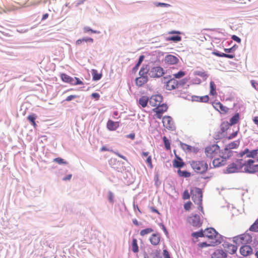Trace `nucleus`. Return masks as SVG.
<instances>
[{"label": "nucleus", "instance_id": "f257e3e1", "mask_svg": "<svg viewBox=\"0 0 258 258\" xmlns=\"http://www.w3.org/2000/svg\"><path fill=\"white\" fill-rule=\"evenodd\" d=\"M192 169L197 173L203 175L209 169H212L211 166L209 168L207 163L204 160H190L188 161Z\"/></svg>", "mask_w": 258, "mask_h": 258}, {"label": "nucleus", "instance_id": "f03ea898", "mask_svg": "<svg viewBox=\"0 0 258 258\" xmlns=\"http://www.w3.org/2000/svg\"><path fill=\"white\" fill-rule=\"evenodd\" d=\"M205 237L207 238L210 241L218 239L221 241V243L223 242L224 238H226L224 236L220 234L214 228L210 227H207L205 229Z\"/></svg>", "mask_w": 258, "mask_h": 258}, {"label": "nucleus", "instance_id": "7ed1b4c3", "mask_svg": "<svg viewBox=\"0 0 258 258\" xmlns=\"http://www.w3.org/2000/svg\"><path fill=\"white\" fill-rule=\"evenodd\" d=\"M255 160L252 159L245 161L242 166H244L242 172L248 174H255L258 172V164H254Z\"/></svg>", "mask_w": 258, "mask_h": 258}, {"label": "nucleus", "instance_id": "20e7f679", "mask_svg": "<svg viewBox=\"0 0 258 258\" xmlns=\"http://www.w3.org/2000/svg\"><path fill=\"white\" fill-rule=\"evenodd\" d=\"M165 73V70L160 66H151L149 64V77L153 78H159Z\"/></svg>", "mask_w": 258, "mask_h": 258}, {"label": "nucleus", "instance_id": "39448f33", "mask_svg": "<svg viewBox=\"0 0 258 258\" xmlns=\"http://www.w3.org/2000/svg\"><path fill=\"white\" fill-rule=\"evenodd\" d=\"M207 182H205L203 183V188H200L198 187H195V190L196 194L198 195V202L196 204L198 205V209L202 212L204 214V209L203 207V189L204 188Z\"/></svg>", "mask_w": 258, "mask_h": 258}, {"label": "nucleus", "instance_id": "423d86ee", "mask_svg": "<svg viewBox=\"0 0 258 258\" xmlns=\"http://www.w3.org/2000/svg\"><path fill=\"white\" fill-rule=\"evenodd\" d=\"M158 107H155L152 109V111L155 114V116L158 119H161L162 117V114L166 112L168 109V106L166 103H158Z\"/></svg>", "mask_w": 258, "mask_h": 258}, {"label": "nucleus", "instance_id": "0eeeda50", "mask_svg": "<svg viewBox=\"0 0 258 258\" xmlns=\"http://www.w3.org/2000/svg\"><path fill=\"white\" fill-rule=\"evenodd\" d=\"M162 118L164 127L170 131H175L176 127L171 116L169 115H165Z\"/></svg>", "mask_w": 258, "mask_h": 258}, {"label": "nucleus", "instance_id": "6e6552de", "mask_svg": "<svg viewBox=\"0 0 258 258\" xmlns=\"http://www.w3.org/2000/svg\"><path fill=\"white\" fill-rule=\"evenodd\" d=\"M188 222L192 226L199 228L202 226L203 222L201 220L200 216L197 214H192L187 218Z\"/></svg>", "mask_w": 258, "mask_h": 258}, {"label": "nucleus", "instance_id": "1a4fd4ad", "mask_svg": "<svg viewBox=\"0 0 258 258\" xmlns=\"http://www.w3.org/2000/svg\"><path fill=\"white\" fill-rule=\"evenodd\" d=\"M240 253L243 256H248L253 253V248L248 244L243 243L240 247Z\"/></svg>", "mask_w": 258, "mask_h": 258}, {"label": "nucleus", "instance_id": "9d476101", "mask_svg": "<svg viewBox=\"0 0 258 258\" xmlns=\"http://www.w3.org/2000/svg\"><path fill=\"white\" fill-rule=\"evenodd\" d=\"M163 100V97L160 94L153 95L150 98L149 104L153 107H158V103H161Z\"/></svg>", "mask_w": 258, "mask_h": 258}, {"label": "nucleus", "instance_id": "9b49d317", "mask_svg": "<svg viewBox=\"0 0 258 258\" xmlns=\"http://www.w3.org/2000/svg\"><path fill=\"white\" fill-rule=\"evenodd\" d=\"M238 172H242V171L239 170L237 164L234 162L229 164L225 169H223V173L224 174H231Z\"/></svg>", "mask_w": 258, "mask_h": 258}, {"label": "nucleus", "instance_id": "f8f14e48", "mask_svg": "<svg viewBox=\"0 0 258 258\" xmlns=\"http://www.w3.org/2000/svg\"><path fill=\"white\" fill-rule=\"evenodd\" d=\"M221 244V241L218 239H215V240L207 241H203L199 242L198 244V246L200 248H203L207 247L212 246L214 247Z\"/></svg>", "mask_w": 258, "mask_h": 258}, {"label": "nucleus", "instance_id": "ddd939ff", "mask_svg": "<svg viewBox=\"0 0 258 258\" xmlns=\"http://www.w3.org/2000/svg\"><path fill=\"white\" fill-rule=\"evenodd\" d=\"M212 105L216 110L218 111L221 114H226L229 110V108L224 106L220 101L212 102Z\"/></svg>", "mask_w": 258, "mask_h": 258}, {"label": "nucleus", "instance_id": "4468645a", "mask_svg": "<svg viewBox=\"0 0 258 258\" xmlns=\"http://www.w3.org/2000/svg\"><path fill=\"white\" fill-rule=\"evenodd\" d=\"M223 243L222 244L223 246L225 248L228 249L227 250H226V252H228L231 254H235L237 250L238 246L237 245H235L234 244H232L226 241H223Z\"/></svg>", "mask_w": 258, "mask_h": 258}, {"label": "nucleus", "instance_id": "2eb2a0df", "mask_svg": "<svg viewBox=\"0 0 258 258\" xmlns=\"http://www.w3.org/2000/svg\"><path fill=\"white\" fill-rule=\"evenodd\" d=\"M161 238V234L159 232L153 233L151 235L149 241L152 245L156 246L159 244Z\"/></svg>", "mask_w": 258, "mask_h": 258}, {"label": "nucleus", "instance_id": "dca6fc26", "mask_svg": "<svg viewBox=\"0 0 258 258\" xmlns=\"http://www.w3.org/2000/svg\"><path fill=\"white\" fill-rule=\"evenodd\" d=\"M189 78H184L179 81H177L175 78H171L172 82V89H177L180 86H183L184 85L186 84V83L188 81Z\"/></svg>", "mask_w": 258, "mask_h": 258}, {"label": "nucleus", "instance_id": "f3484780", "mask_svg": "<svg viewBox=\"0 0 258 258\" xmlns=\"http://www.w3.org/2000/svg\"><path fill=\"white\" fill-rule=\"evenodd\" d=\"M120 125L119 121H115L109 119L106 123V128L109 131H116Z\"/></svg>", "mask_w": 258, "mask_h": 258}, {"label": "nucleus", "instance_id": "a211bd4d", "mask_svg": "<svg viewBox=\"0 0 258 258\" xmlns=\"http://www.w3.org/2000/svg\"><path fill=\"white\" fill-rule=\"evenodd\" d=\"M180 146L183 150L186 151L189 153H194L195 154H197L199 151V148L198 147L191 146L182 142H180Z\"/></svg>", "mask_w": 258, "mask_h": 258}, {"label": "nucleus", "instance_id": "6ab92c4d", "mask_svg": "<svg viewBox=\"0 0 258 258\" xmlns=\"http://www.w3.org/2000/svg\"><path fill=\"white\" fill-rule=\"evenodd\" d=\"M164 61L165 63L170 64L173 65L176 64L178 63L179 59L176 56L172 54H167L165 57Z\"/></svg>", "mask_w": 258, "mask_h": 258}, {"label": "nucleus", "instance_id": "aec40b11", "mask_svg": "<svg viewBox=\"0 0 258 258\" xmlns=\"http://www.w3.org/2000/svg\"><path fill=\"white\" fill-rule=\"evenodd\" d=\"M190 100L189 99H187ZM190 100L192 102L196 101L199 102L208 103L209 101V97L208 95L199 96L197 95L191 96Z\"/></svg>", "mask_w": 258, "mask_h": 258}, {"label": "nucleus", "instance_id": "412c9836", "mask_svg": "<svg viewBox=\"0 0 258 258\" xmlns=\"http://www.w3.org/2000/svg\"><path fill=\"white\" fill-rule=\"evenodd\" d=\"M227 252L222 248L216 249L211 255V258H227Z\"/></svg>", "mask_w": 258, "mask_h": 258}, {"label": "nucleus", "instance_id": "4be33fe9", "mask_svg": "<svg viewBox=\"0 0 258 258\" xmlns=\"http://www.w3.org/2000/svg\"><path fill=\"white\" fill-rule=\"evenodd\" d=\"M139 77L143 76L144 78H149V64L144 63L139 71Z\"/></svg>", "mask_w": 258, "mask_h": 258}, {"label": "nucleus", "instance_id": "5701e85b", "mask_svg": "<svg viewBox=\"0 0 258 258\" xmlns=\"http://www.w3.org/2000/svg\"><path fill=\"white\" fill-rule=\"evenodd\" d=\"M165 88L166 90L171 91L175 89H172V82L170 75H168L163 77Z\"/></svg>", "mask_w": 258, "mask_h": 258}, {"label": "nucleus", "instance_id": "b1692460", "mask_svg": "<svg viewBox=\"0 0 258 258\" xmlns=\"http://www.w3.org/2000/svg\"><path fill=\"white\" fill-rule=\"evenodd\" d=\"M240 145V139L231 142L228 144L226 145L224 148V151L226 150L237 149Z\"/></svg>", "mask_w": 258, "mask_h": 258}, {"label": "nucleus", "instance_id": "393cba45", "mask_svg": "<svg viewBox=\"0 0 258 258\" xmlns=\"http://www.w3.org/2000/svg\"><path fill=\"white\" fill-rule=\"evenodd\" d=\"M149 81V78H144L143 76L136 78L135 84L139 87H142Z\"/></svg>", "mask_w": 258, "mask_h": 258}, {"label": "nucleus", "instance_id": "a878e982", "mask_svg": "<svg viewBox=\"0 0 258 258\" xmlns=\"http://www.w3.org/2000/svg\"><path fill=\"white\" fill-rule=\"evenodd\" d=\"M59 78L60 80L64 83H68L72 85L73 79V77L68 75L65 73H61L59 74Z\"/></svg>", "mask_w": 258, "mask_h": 258}, {"label": "nucleus", "instance_id": "bb28decb", "mask_svg": "<svg viewBox=\"0 0 258 258\" xmlns=\"http://www.w3.org/2000/svg\"><path fill=\"white\" fill-rule=\"evenodd\" d=\"M145 57V56L144 55L142 54L140 55L138 59L137 62L136 63L135 66L133 68L132 70V73L133 74H135L137 73L140 66L141 65L142 63L144 60Z\"/></svg>", "mask_w": 258, "mask_h": 258}, {"label": "nucleus", "instance_id": "cd10ccee", "mask_svg": "<svg viewBox=\"0 0 258 258\" xmlns=\"http://www.w3.org/2000/svg\"><path fill=\"white\" fill-rule=\"evenodd\" d=\"M37 118V115L34 113H31L29 114L27 117V119L30 123L31 125H32L34 128H36L37 125L36 122V119Z\"/></svg>", "mask_w": 258, "mask_h": 258}, {"label": "nucleus", "instance_id": "c85d7f7f", "mask_svg": "<svg viewBox=\"0 0 258 258\" xmlns=\"http://www.w3.org/2000/svg\"><path fill=\"white\" fill-rule=\"evenodd\" d=\"M83 42H86L87 43H93L94 42V39L92 37H84L82 38L78 39L76 41V44L77 45H81Z\"/></svg>", "mask_w": 258, "mask_h": 258}, {"label": "nucleus", "instance_id": "c756f323", "mask_svg": "<svg viewBox=\"0 0 258 258\" xmlns=\"http://www.w3.org/2000/svg\"><path fill=\"white\" fill-rule=\"evenodd\" d=\"M240 120V113L236 112L229 120V124L230 126L234 125L239 122Z\"/></svg>", "mask_w": 258, "mask_h": 258}, {"label": "nucleus", "instance_id": "7c9ffc66", "mask_svg": "<svg viewBox=\"0 0 258 258\" xmlns=\"http://www.w3.org/2000/svg\"><path fill=\"white\" fill-rule=\"evenodd\" d=\"M179 35L180 34H176L167 36L165 38V40L167 41H172L174 43L178 42L181 41L182 39L181 36Z\"/></svg>", "mask_w": 258, "mask_h": 258}, {"label": "nucleus", "instance_id": "2f4dec72", "mask_svg": "<svg viewBox=\"0 0 258 258\" xmlns=\"http://www.w3.org/2000/svg\"><path fill=\"white\" fill-rule=\"evenodd\" d=\"M150 98L147 96H142L139 99V104L143 107L147 106L148 103L149 102Z\"/></svg>", "mask_w": 258, "mask_h": 258}, {"label": "nucleus", "instance_id": "473e14b6", "mask_svg": "<svg viewBox=\"0 0 258 258\" xmlns=\"http://www.w3.org/2000/svg\"><path fill=\"white\" fill-rule=\"evenodd\" d=\"M186 164L183 161V159H181L180 161L178 160H172V166L174 168H177L180 169L183 168L185 166Z\"/></svg>", "mask_w": 258, "mask_h": 258}, {"label": "nucleus", "instance_id": "72a5a7b5", "mask_svg": "<svg viewBox=\"0 0 258 258\" xmlns=\"http://www.w3.org/2000/svg\"><path fill=\"white\" fill-rule=\"evenodd\" d=\"M194 75L195 76H198L202 78L204 80V81H206L207 78L209 77V75L204 70L202 71H195L194 72Z\"/></svg>", "mask_w": 258, "mask_h": 258}, {"label": "nucleus", "instance_id": "f704fd0d", "mask_svg": "<svg viewBox=\"0 0 258 258\" xmlns=\"http://www.w3.org/2000/svg\"><path fill=\"white\" fill-rule=\"evenodd\" d=\"M205 230L203 229H200L199 231L193 232L191 234L192 237L198 239L199 237H205Z\"/></svg>", "mask_w": 258, "mask_h": 258}, {"label": "nucleus", "instance_id": "c9c22d12", "mask_svg": "<svg viewBox=\"0 0 258 258\" xmlns=\"http://www.w3.org/2000/svg\"><path fill=\"white\" fill-rule=\"evenodd\" d=\"M91 73L92 75V80L94 81L100 80L102 77V74L101 73H99L97 70L95 69L92 70Z\"/></svg>", "mask_w": 258, "mask_h": 258}, {"label": "nucleus", "instance_id": "e433bc0d", "mask_svg": "<svg viewBox=\"0 0 258 258\" xmlns=\"http://www.w3.org/2000/svg\"><path fill=\"white\" fill-rule=\"evenodd\" d=\"M177 172L178 175L180 177L187 178L189 177L191 175V173L186 170H181L180 169H178Z\"/></svg>", "mask_w": 258, "mask_h": 258}, {"label": "nucleus", "instance_id": "4c0bfd02", "mask_svg": "<svg viewBox=\"0 0 258 258\" xmlns=\"http://www.w3.org/2000/svg\"><path fill=\"white\" fill-rule=\"evenodd\" d=\"M132 250L134 253H138L139 251L138 240L136 238H133L131 244Z\"/></svg>", "mask_w": 258, "mask_h": 258}, {"label": "nucleus", "instance_id": "58836bf2", "mask_svg": "<svg viewBox=\"0 0 258 258\" xmlns=\"http://www.w3.org/2000/svg\"><path fill=\"white\" fill-rule=\"evenodd\" d=\"M230 125L227 121H223L220 124V130L219 131L222 134H225L226 132L229 129Z\"/></svg>", "mask_w": 258, "mask_h": 258}, {"label": "nucleus", "instance_id": "ea45409f", "mask_svg": "<svg viewBox=\"0 0 258 258\" xmlns=\"http://www.w3.org/2000/svg\"><path fill=\"white\" fill-rule=\"evenodd\" d=\"M210 95L211 96H215L217 95L216 92V85L215 83L211 81L210 82Z\"/></svg>", "mask_w": 258, "mask_h": 258}, {"label": "nucleus", "instance_id": "a19ab883", "mask_svg": "<svg viewBox=\"0 0 258 258\" xmlns=\"http://www.w3.org/2000/svg\"><path fill=\"white\" fill-rule=\"evenodd\" d=\"M53 162L58 164L59 165H67L69 164V162L60 157H58L53 159Z\"/></svg>", "mask_w": 258, "mask_h": 258}, {"label": "nucleus", "instance_id": "79ce46f5", "mask_svg": "<svg viewBox=\"0 0 258 258\" xmlns=\"http://www.w3.org/2000/svg\"><path fill=\"white\" fill-rule=\"evenodd\" d=\"M212 164L215 168L220 167L224 165V161L220 160L219 158H216L213 160Z\"/></svg>", "mask_w": 258, "mask_h": 258}, {"label": "nucleus", "instance_id": "37998d69", "mask_svg": "<svg viewBox=\"0 0 258 258\" xmlns=\"http://www.w3.org/2000/svg\"><path fill=\"white\" fill-rule=\"evenodd\" d=\"M163 142L164 143L165 149L166 150L171 149V141L166 136L162 138Z\"/></svg>", "mask_w": 258, "mask_h": 258}, {"label": "nucleus", "instance_id": "c03bdc74", "mask_svg": "<svg viewBox=\"0 0 258 258\" xmlns=\"http://www.w3.org/2000/svg\"><path fill=\"white\" fill-rule=\"evenodd\" d=\"M248 230L251 232L258 233V218L255 220L253 224L250 225Z\"/></svg>", "mask_w": 258, "mask_h": 258}, {"label": "nucleus", "instance_id": "a18cd8bd", "mask_svg": "<svg viewBox=\"0 0 258 258\" xmlns=\"http://www.w3.org/2000/svg\"><path fill=\"white\" fill-rule=\"evenodd\" d=\"M205 153L207 156L212 157V154L215 153V149H213L212 146H209L205 148Z\"/></svg>", "mask_w": 258, "mask_h": 258}, {"label": "nucleus", "instance_id": "49530a36", "mask_svg": "<svg viewBox=\"0 0 258 258\" xmlns=\"http://www.w3.org/2000/svg\"><path fill=\"white\" fill-rule=\"evenodd\" d=\"M154 231V229L151 227H148L141 230L140 234L142 236H144L147 234H149Z\"/></svg>", "mask_w": 258, "mask_h": 258}, {"label": "nucleus", "instance_id": "de8ad7c7", "mask_svg": "<svg viewBox=\"0 0 258 258\" xmlns=\"http://www.w3.org/2000/svg\"><path fill=\"white\" fill-rule=\"evenodd\" d=\"M62 210H64L68 214H71L73 212L72 205L69 203L64 205Z\"/></svg>", "mask_w": 258, "mask_h": 258}, {"label": "nucleus", "instance_id": "09e8293b", "mask_svg": "<svg viewBox=\"0 0 258 258\" xmlns=\"http://www.w3.org/2000/svg\"><path fill=\"white\" fill-rule=\"evenodd\" d=\"M153 5L156 7L169 8L171 7L169 4L158 2H154Z\"/></svg>", "mask_w": 258, "mask_h": 258}, {"label": "nucleus", "instance_id": "8fccbe9b", "mask_svg": "<svg viewBox=\"0 0 258 258\" xmlns=\"http://www.w3.org/2000/svg\"><path fill=\"white\" fill-rule=\"evenodd\" d=\"M73 81L72 84V85L76 86V85H84V83L82 81H81L79 78L75 77H73Z\"/></svg>", "mask_w": 258, "mask_h": 258}, {"label": "nucleus", "instance_id": "3c124183", "mask_svg": "<svg viewBox=\"0 0 258 258\" xmlns=\"http://www.w3.org/2000/svg\"><path fill=\"white\" fill-rule=\"evenodd\" d=\"M225 135V134H223L221 132L218 131L214 135V139L216 140H219L224 138Z\"/></svg>", "mask_w": 258, "mask_h": 258}, {"label": "nucleus", "instance_id": "603ef678", "mask_svg": "<svg viewBox=\"0 0 258 258\" xmlns=\"http://www.w3.org/2000/svg\"><path fill=\"white\" fill-rule=\"evenodd\" d=\"M186 75V72L185 71H183L182 70L179 71L177 73L174 74L173 75L174 78L175 79H179L183 76H184Z\"/></svg>", "mask_w": 258, "mask_h": 258}, {"label": "nucleus", "instance_id": "864d4df0", "mask_svg": "<svg viewBox=\"0 0 258 258\" xmlns=\"http://www.w3.org/2000/svg\"><path fill=\"white\" fill-rule=\"evenodd\" d=\"M238 45L235 44L230 48H224V50L226 53H230L234 52L238 48Z\"/></svg>", "mask_w": 258, "mask_h": 258}, {"label": "nucleus", "instance_id": "5fc2aeb1", "mask_svg": "<svg viewBox=\"0 0 258 258\" xmlns=\"http://www.w3.org/2000/svg\"><path fill=\"white\" fill-rule=\"evenodd\" d=\"M155 249H154L151 245H148L146 246V249H145V252L148 255L151 256L155 252Z\"/></svg>", "mask_w": 258, "mask_h": 258}, {"label": "nucleus", "instance_id": "6e6d98bb", "mask_svg": "<svg viewBox=\"0 0 258 258\" xmlns=\"http://www.w3.org/2000/svg\"><path fill=\"white\" fill-rule=\"evenodd\" d=\"M158 225L161 228V229L163 231L166 236L167 238H168L169 236V234L168 230L167 229V228L165 227V226L164 225V224L163 223H160L158 224Z\"/></svg>", "mask_w": 258, "mask_h": 258}, {"label": "nucleus", "instance_id": "4d7b16f0", "mask_svg": "<svg viewBox=\"0 0 258 258\" xmlns=\"http://www.w3.org/2000/svg\"><path fill=\"white\" fill-rule=\"evenodd\" d=\"M245 240V244H249L251 243L252 241V235L246 232Z\"/></svg>", "mask_w": 258, "mask_h": 258}, {"label": "nucleus", "instance_id": "13d9d810", "mask_svg": "<svg viewBox=\"0 0 258 258\" xmlns=\"http://www.w3.org/2000/svg\"><path fill=\"white\" fill-rule=\"evenodd\" d=\"M242 159H237L236 160V164H237V168L240 171H242L241 170L244 166H242L244 163H242Z\"/></svg>", "mask_w": 258, "mask_h": 258}, {"label": "nucleus", "instance_id": "bf43d9fd", "mask_svg": "<svg viewBox=\"0 0 258 258\" xmlns=\"http://www.w3.org/2000/svg\"><path fill=\"white\" fill-rule=\"evenodd\" d=\"M190 197V193L189 194L187 189H185L182 195V198L183 200L189 199Z\"/></svg>", "mask_w": 258, "mask_h": 258}, {"label": "nucleus", "instance_id": "052dcab7", "mask_svg": "<svg viewBox=\"0 0 258 258\" xmlns=\"http://www.w3.org/2000/svg\"><path fill=\"white\" fill-rule=\"evenodd\" d=\"M212 54L215 56L220 57H225V53L221 52L220 51L215 49L213 52Z\"/></svg>", "mask_w": 258, "mask_h": 258}, {"label": "nucleus", "instance_id": "680f3d73", "mask_svg": "<svg viewBox=\"0 0 258 258\" xmlns=\"http://www.w3.org/2000/svg\"><path fill=\"white\" fill-rule=\"evenodd\" d=\"M114 196L113 193L111 191L109 190L108 192V202L111 204L113 203H114Z\"/></svg>", "mask_w": 258, "mask_h": 258}, {"label": "nucleus", "instance_id": "e2e57ef3", "mask_svg": "<svg viewBox=\"0 0 258 258\" xmlns=\"http://www.w3.org/2000/svg\"><path fill=\"white\" fill-rule=\"evenodd\" d=\"M257 155V154L256 152V151L254 150V149H253L252 150H250V152L248 154H247V158H255Z\"/></svg>", "mask_w": 258, "mask_h": 258}, {"label": "nucleus", "instance_id": "0e129e2a", "mask_svg": "<svg viewBox=\"0 0 258 258\" xmlns=\"http://www.w3.org/2000/svg\"><path fill=\"white\" fill-rule=\"evenodd\" d=\"M192 205V203L190 201H187L183 205L184 210L186 211H189L190 210L191 206Z\"/></svg>", "mask_w": 258, "mask_h": 258}, {"label": "nucleus", "instance_id": "69168bd1", "mask_svg": "<svg viewBox=\"0 0 258 258\" xmlns=\"http://www.w3.org/2000/svg\"><path fill=\"white\" fill-rule=\"evenodd\" d=\"M79 96L76 95H71L68 96L64 100H63L62 102L64 101L70 102L72 100L78 98Z\"/></svg>", "mask_w": 258, "mask_h": 258}, {"label": "nucleus", "instance_id": "338daca9", "mask_svg": "<svg viewBox=\"0 0 258 258\" xmlns=\"http://www.w3.org/2000/svg\"><path fill=\"white\" fill-rule=\"evenodd\" d=\"M162 254L163 258H171L170 253L167 249L164 248Z\"/></svg>", "mask_w": 258, "mask_h": 258}, {"label": "nucleus", "instance_id": "774afa93", "mask_svg": "<svg viewBox=\"0 0 258 258\" xmlns=\"http://www.w3.org/2000/svg\"><path fill=\"white\" fill-rule=\"evenodd\" d=\"M155 185L158 187L161 183V182L159 181V174L158 173H156L154 176Z\"/></svg>", "mask_w": 258, "mask_h": 258}]
</instances>
